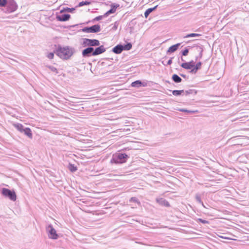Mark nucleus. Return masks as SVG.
Here are the masks:
<instances>
[{"instance_id":"obj_17","label":"nucleus","mask_w":249,"mask_h":249,"mask_svg":"<svg viewBox=\"0 0 249 249\" xmlns=\"http://www.w3.org/2000/svg\"><path fill=\"white\" fill-rule=\"evenodd\" d=\"M201 65L202 64L201 62H198L196 65L195 64V67H194L193 69L191 70V72L196 73L197 71L200 69Z\"/></svg>"},{"instance_id":"obj_2","label":"nucleus","mask_w":249,"mask_h":249,"mask_svg":"<svg viewBox=\"0 0 249 249\" xmlns=\"http://www.w3.org/2000/svg\"><path fill=\"white\" fill-rule=\"evenodd\" d=\"M128 157L125 154L119 153L113 156L111 161L115 163H123L126 161Z\"/></svg>"},{"instance_id":"obj_6","label":"nucleus","mask_w":249,"mask_h":249,"mask_svg":"<svg viewBox=\"0 0 249 249\" xmlns=\"http://www.w3.org/2000/svg\"><path fill=\"white\" fill-rule=\"evenodd\" d=\"M101 30L100 26L96 24L91 27H86L82 29V31L85 33H98Z\"/></svg>"},{"instance_id":"obj_11","label":"nucleus","mask_w":249,"mask_h":249,"mask_svg":"<svg viewBox=\"0 0 249 249\" xmlns=\"http://www.w3.org/2000/svg\"><path fill=\"white\" fill-rule=\"evenodd\" d=\"M71 17L69 14H63L62 15H58L56 16V19L60 21H66L68 20Z\"/></svg>"},{"instance_id":"obj_8","label":"nucleus","mask_w":249,"mask_h":249,"mask_svg":"<svg viewBox=\"0 0 249 249\" xmlns=\"http://www.w3.org/2000/svg\"><path fill=\"white\" fill-rule=\"evenodd\" d=\"M110 6H111V9L107 11L104 14L105 16L107 17L111 14L114 13L116 12L117 8H118L120 6V5L119 4H117L116 3H113L111 4Z\"/></svg>"},{"instance_id":"obj_39","label":"nucleus","mask_w":249,"mask_h":249,"mask_svg":"<svg viewBox=\"0 0 249 249\" xmlns=\"http://www.w3.org/2000/svg\"><path fill=\"white\" fill-rule=\"evenodd\" d=\"M117 26H118V24H117L116 22H115V24H114V26L113 27V28L115 29H117Z\"/></svg>"},{"instance_id":"obj_21","label":"nucleus","mask_w":249,"mask_h":249,"mask_svg":"<svg viewBox=\"0 0 249 249\" xmlns=\"http://www.w3.org/2000/svg\"><path fill=\"white\" fill-rule=\"evenodd\" d=\"M172 79L176 83H180L182 80L181 78L176 74L173 75Z\"/></svg>"},{"instance_id":"obj_5","label":"nucleus","mask_w":249,"mask_h":249,"mask_svg":"<svg viewBox=\"0 0 249 249\" xmlns=\"http://www.w3.org/2000/svg\"><path fill=\"white\" fill-rule=\"evenodd\" d=\"M46 231L49 238L53 239H56L58 238V235L56 233V231L51 224L49 225L46 227Z\"/></svg>"},{"instance_id":"obj_22","label":"nucleus","mask_w":249,"mask_h":249,"mask_svg":"<svg viewBox=\"0 0 249 249\" xmlns=\"http://www.w3.org/2000/svg\"><path fill=\"white\" fill-rule=\"evenodd\" d=\"M142 85V82L141 81L137 80L132 83L131 86L133 87H140Z\"/></svg>"},{"instance_id":"obj_20","label":"nucleus","mask_w":249,"mask_h":249,"mask_svg":"<svg viewBox=\"0 0 249 249\" xmlns=\"http://www.w3.org/2000/svg\"><path fill=\"white\" fill-rule=\"evenodd\" d=\"M158 7V5H156L153 8H148L147 9L145 12H144V16L145 18H147L149 15L154 10H155L157 7Z\"/></svg>"},{"instance_id":"obj_1","label":"nucleus","mask_w":249,"mask_h":249,"mask_svg":"<svg viewBox=\"0 0 249 249\" xmlns=\"http://www.w3.org/2000/svg\"><path fill=\"white\" fill-rule=\"evenodd\" d=\"M74 53V49L68 46L64 47L58 46L56 51V55L63 60L70 59Z\"/></svg>"},{"instance_id":"obj_4","label":"nucleus","mask_w":249,"mask_h":249,"mask_svg":"<svg viewBox=\"0 0 249 249\" xmlns=\"http://www.w3.org/2000/svg\"><path fill=\"white\" fill-rule=\"evenodd\" d=\"M83 45L84 47L88 46V47L98 46L100 45V42L97 39L84 38L83 39Z\"/></svg>"},{"instance_id":"obj_23","label":"nucleus","mask_w":249,"mask_h":249,"mask_svg":"<svg viewBox=\"0 0 249 249\" xmlns=\"http://www.w3.org/2000/svg\"><path fill=\"white\" fill-rule=\"evenodd\" d=\"M123 50L128 51L132 48V44L130 43H127L126 44L123 45Z\"/></svg>"},{"instance_id":"obj_14","label":"nucleus","mask_w":249,"mask_h":249,"mask_svg":"<svg viewBox=\"0 0 249 249\" xmlns=\"http://www.w3.org/2000/svg\"><path fill=\"white\" fill-rule=\"evenodd\" d=\"M8 11L10 12H13L15 11L17 9V5L16 3L14 1H13L9 4L8 5Z\"/></svg>"},{"instance_id":"obj_38","label":"nucleus","mask_w":249,"mask_h":249,"mask_svg":"<svg viewBox=\"0 0 249 249\" xmlns=\"http://www.w3.org/2000/svg\"><path fill=\"white\" fill-rule=\"evenodd\" d=\"M172 58H171L170 59H169L168 61V62L167 63V65H171L172 64Z\"/></svg>"},{"instance_id":"obj_25","label":"nucleus","mask_w":249,"mask_h":249,"mask_svg":"<svg viewBox=\"0 0 249 249\" xmlns=\"http://www.w3.org/2000/svg\"><path fill=\"white\" fill-rule=\"evenodd\" d=\"M184 92L183 90H174L172 91V93L175 96H178Z\"/></svg>"},{"instance_id":"obj_16","label":"nucleus","mask_w":249,"mask_h":249,"mask_svg":"<svg viewBox=\"0 0 249 249\" xmlns=\"http://www.w3.org/2000/svg\"><path fill=\"white\" fill-rule=\"evenodd\" d=\"M180 43H177L170 47L167 51V53H171L175 52L180 46Z\"/></svg>"},{"instance_id":"obj_19","label":"nucleus","mask_w":249,"mask_h":249,"mask_svg":"<svg viewBox=\"0 0 249 249\" xmlns=\"http://www.w3.org/2000/svg\"><path fill=\"white\" fill-rule=\"evenodd\" d=\"M25 135H26L27 136H28L29 138L32 139V133L31 130V129L28 127L25 128L24 130L23 131V132Z\"/></svg>"},{"instance_id":"obj_34","label":"nucleus","mask_w":249,"mask_h":249,"mask_svg":"<svg viewBox=\"0 0 249 249\" xmlns=\"http://www.w3.org/2000/svg\"><path fill=\"white\" fill-rule=\"evenodd\" d=\"M48 68L51 71L57 73V69L55 67L53 66H49Z\"/></svg>"},{"instance_id":"obj_37","label":"nucleus","mask_w":249,"mask_h":249,"mask_svg":"<svg viewBox=\"0 0 249 249\" xmlns=\"http://www.w3.org/2000/svg\"><path fill=\"white\" fill-rule=\"evenodd\" d=\"M130 201L138 202V200L136 197H131L130 199Z\"/></svg>"},{"instance_id":"obj_30","label":"nucleus","mask_w":249,"mask_h":249,"mask_svg":"<svg viewBox=\"0 0 249 249\" xmlns=\"http://www.w3.org/2000/svg\"><path fill=\"white\" fill-rule=\"evenodd\" d=\"M179 111H180L181 112L187 113H191V114L194 113H195L196 112V111L189 110H187V109H179Z\"/></svg>"},{"instance_id":"obj_31","label":"nucleus","mask_w":249,"mask_h":249,"mask_svg":"<svg viewBox=\"0 0 249 249\" xmlns=\"http://www.w3.org/2000/svg\"><path fill=\"white\" fill-rule=\"evenodd\" d=\"M107 16H105L104 15L103 16H99L94 18L93 21H99L102 20L104 17H106Z\"/></svg>"},{"instance_id":"obj_12","label":"nucleus","mask_w":249,"mask_h":249,"mask_svg":"<svg viewBox=\"0 0 249 249\" xmlns=\"http://www.w3.org/2000/svg\"><path fill=\"white\" fill-rule=\"evenodd\" d=\"M156 201L159 204L164 206L169 207L170 206L168 202L163 198H156Z\"/></svg>"},{"instance_id":"obj_7","label":"nucleus","mask_w":249,"mask_h":249,"mask_svg":"<svg viewBox=\"0 0 249 249\" xmlns=\"http://www.w3.org/2000/svg\"><path fill=\"white\" fill-rule=\"evenodd\" d=\"M93 48L87 47L82 52V55L83 57H89L93 56Z\"/></svg>"},{"instance_id":"obj_33","label":"nucleus","mask_w":249,"mask_h":249,"mask_svg":"<svg viewBox=\"0 0 249 249\" xmlns=\"http://www.w3.org/2000/svg\"><path fill=\"white\" fill-rule=\"evenodd\" d=\"M47 56L49 59H52L53 58L54 53H50L47 54Z\"/></svg>"},{"instance_id":"obj_35","label":"nucleus","mask_w":249,"mask_h":249,"mask_svg":"<svg viewBox=\"0 0 249 249\" xmlns=\"http://www.w3.org/2000/svg\"><path fill=\"white\" fill-rule=\"evenodd\" d=\"M189 52V50L188 49H185L184 50H183L182 52V54L184 56H186L187 55L188 53Z\"/></svg>"},{"instance_id":"obj_36","label":"nucleus","mask_w":249,"mask_h":249,"mask_svg":"<svg viewBox=\"0 0 249 249\" xmlns=\"http://www.w3.org/2000/svg\"><path fill=\"white\" fill-rule=\"evenodd\" d=\"M198 220L203 224H208L209 223V221L204 220V219H202L201 218H199L198 219Z\"/></svg>"},{"instance_id":"obj_28","label":"nucleus","mask_w":249,"mask_h":249,"mask_svg":"<svg viewBox=\"0 0 249 249\" xmlns=\"http://www.w3.org/2000/svg\"><path fill=\"white\" fill-rule=\"evenodd\" d=\"M74 10H75V8H64L63 10H61V13H62L63 12H67L72 13Z\"/></svg>"},{"instance_id":"obj_26","label":"nucleus","mask_w":249,"mask_h":249,"mask_svg":"<svg viewBox=\"0 0 249 249\" xmlns=\"http://www.w3.org/2000/svg\"><path fill=\"white\" fill-rule=\"evenodd\" d=\"M196 201L199 203H200L204 208H206V207L205 206V205H204L203 202L201 201V198H200V196L198 195H196Z\"/></svg>"},{"instance_id":"obj_32","label":"nucleus","mask_w":249,"mask_h":249,"mask_svg":"<svg viewBox=\"0 0 249 249\" xmlns=\"http://www.w3.org/2000/svg\"><path fill=\"white\" fill-rule=\"evenodd\" d=\"M7 3V0H0V6H4Z\"/></svg>"},{"instance_id":"obj_18","label":"nucleus","mask_w":249,"mask_h":249,"mask_svg":"<svg viewBox=\"0 0 249 249\" xmlns=\"http://www.w3.org/2000/svg\"><path fill=\"white\" fill-rule=\"evenodd\" d=\"M13 125L14 127L19 131H20L21 133L23 132L25 128L24 127L23 125L19 123L14 124Z\"/></svg>"},{"instance_id":"obj_9","label":"nucleus","mask_w":249,"mask_h":249,"mask_svg":"<svg viewBox=\"0 0 249 249\" xmlns=\"http://www.w3.org/2000/svg\"><path fill=\"white\" fill-rule=\"evenodd\" d=\"M106 51V48L103 45H101L96 48L95 49L93 48V56L99 55Z\"/></svg>"},{"instance_id":"obj_13","label":"nucleus","mask_w":249,"mask_h":249,"mask_svg":"<svg viewBox=\"0 0 249 249\" xmlns=\"http://www.w3.org/2000/svg\"><path fill=\"white\" fill-rule=\"evenodd\" d=\"M123 51V45L119 44L114 47L112 52L116 54H119Z\"/></svg>"},{"instance_id":"obj_29","label":"nucleus","mask_w":249,"mask_h":249,"mask_svg":"<svg viewBox=\"0 0 249 249\" xmlns=\"http://www.w3.org/2000/svg\"><path fill=\"white\" fill-rule=\"evenodd\" d=\"M89 4H90V2H89V1H81L79 3L77 7H81L84 5H89Z\"/></svg>"},{"instance_id":"obj_3","label":"nucleus","mask_w":249,"mask_h":249,"mask_svg":"<svg viewBox=\"0 0 249 249\" xmlns=\"http://www.w3.org/2000/svg\"><path fill=\"white\" fill-rule=\"evenodd\" d=\"M1 194L3 196L9 198L12 201H15L17 199V195L14 191L3 188L1 190Z\"/></svg>"},{"instance_id":"obj_40","label":"nucleus","mask_w":249,"mask_h":249,"mask_svg":"<svg viewBox=\"0 0 249 249\" xmlns=\"http://www.w3.org/2000/svg\"><path fill=\"white\" fill-rule=\"evenodd\" d=\"M186 92L187 93H189L188 91H186Z\"/></svg>"},{"instance_id":"obj_24","label":"nucleus","mask_w":249,"mask_h":249,"mask_svg":"<svg viewBox=\"0 0 249 249\" xmlns=\"http://www.w3.org/2000/svg\"><path fill=\"white\" fill-rule=\"evenodd\" d=\"M201 36L200 34H196V33H191L187 35L186 36L184 37V38H188V37H198Z\"/></svg>"},{"instance_id":"obj_10","label":"nucleus","mask_w":249,"mask_h":249,"mask_svg":"<svg viewBox=\"0 0 249 249\" xmlns=\"http://www.w3.org/2000/svg\"><path fill=\"white\" fill-rule=\"evenodd\" d=\"M195 62L192 60L189 62H185L181 64V66L186 70H190L195 67Z\"/></svg>"},{"instance_id":"obj_27","label":"nucleus","mask_w":249,"mask_h":249,"mask_svg":"<svg viewBox=\"0 0 249 249\" xmlns=\"http://www.w3.org/2000/svg\"><path fill=\"white\" fill-rule=\"evenodd\" d=\"M69 169L71 172H75L77 170V168L73 164H70L69 165Z\"/></svg>"},{"instance_id":"obj_15","label":"nucleus","mask_w":249,"mask_h":249,"mask_svg":"<svg viewBox=\"0 0 249 249\" xmlns=\"http://www.w3.org/2000/svg\"><path fill=\"white\" fill-rule=\"evenodd\" d=\"M197 51L199 53L198 56H196V60H197L198 59L201 58L202 56V53L203 51V47L202 46H197L196 47Z\"/></svg>"}]
</instances>
